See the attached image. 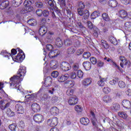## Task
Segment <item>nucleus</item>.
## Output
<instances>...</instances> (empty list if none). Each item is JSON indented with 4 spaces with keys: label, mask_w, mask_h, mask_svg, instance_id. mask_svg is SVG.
<instances>
[{
    "label": "nucleus",
    "mask_w": 131,
    "mask_h": 131,
    "mask_svg": "<svg viewBox=\"0 0 131 131\" xmlns=\"http://www.w3.org/2000/svg\"><path fill=\"white\" fill-rule=\"evenodd\" d=\"M48 32V28L45 26H40L39 29V34L41 36H43Z\"/></svg>",
    "instance_id": "nucleus-8"
},
{
    "label": "nucleus",
    "mask_w": 131,
    "mask_h": 131,
    "mask_svg": "<svg viewBox=\"0 0 131 131\" xmlns=\"http://www.w3.org/2000/svg\"><path fill=\"white\" fill-rule=\"evenodd\" d=\"M108 41L111 42L112 45H114V46H117V45H118V41H117V39H116V38L113 36H110L108 37Z\"/></svg>",
    "instance_id": "nucleus-19"
},
{
    "label": "nucleus",
    "mask_w": 131,
    "mask_h": 131,
    "mask_svg": "<svg viewBox=\"0 0 131 131\" xmlns=\"http://www.w3.org/2000/svg\"><path fill=\"white\" fill-rule=\"evenodd\" d=\"M52 35H54V32H49L46 38V40L47 42H52L53 41V38Z\"/></svg>",
    "instance_id": "nucleus-17"
},
{
    "label": "nucleus",
    "mask_w": 131,
    "mask_h": 131,
    "mask_svg": "<svg viewBox=\"0 0 131 131\" xmlns=\"http://www.w3.org/2000/svg\"><path fill=\"white\" fill-rule=\"evenodd\" d=\"M35 6L37 8H41L42 7H43V4L42 3L39 2H36L35 3Z\"/></svg>",
    "instance_id": "nucleus-56"
},
{
    "label": "nucleus",
    "mask_w": 131,
    "mask_h": 131,
    "mask_svg": "<svg viewBox=\"0 0 131 131\" xmlns=\"http://www.w3.org/2000/svg\"><path fill=\"white\" fill-rule=\"evenodd\" d=\"M50 111L52 115L56 116L59 114V110L56 106L51 107Z\"/></svg>",
    "instance_id": "nucleus-18"
},
{
    "label": "nucleus",
    "mask_w": 131,
    "mask_h": 131,
    "mask_svg": "<svg viewBox=\"0 0 131 131\" xmlns=\"http://www.w3.org/2000/svg\"><path fill=\"white\" fill-rule=\"evenodd\" d=\"M74 92V91L72 89H68L66 92V94L68 96H72Z\"/></svg>",
    "instance_id": "nucleus-53"
},
{
    "label": "nucleus",
    "mask_w": 131,
    "mask_h": 131,
    "mask_svg": "<svg viewBox=\"0 0 131 131\" xmlns=\"http://www.w3.org/2000/svg\"><path fill=\"white\" fill-rule=\"evenodd\" d=\"M52 84V77L51 76L47 77L44 79V85L46 88L51 86Z\"/></svg>",
    "instance_id": "nucleus-10"
},
{
    "label": "nucleus",
    "mask_w": 131,
    "mask_h": 131,
    "mask_svg": "<svg viewBox=\"0 0 131 131\" xmlns=\"http://www.w3.org/2000/svg\"><path fill=\"white\" fill-rule=\"evenodd\" d=\"M118 115L119 117H121V118H123V119H126L127 118V114L124 113V112H119Z\"/></svg>",
    "instance_id": "nucleus-30"
},
{
    "label": "nucleus",
    "mask_w": 131,
    "mask_h": 131,
    "mask_svg": "<svg viewBox=\"0 0 131 131\" xmlns=\"http://www.w3.org/2000/svg\"><path fill=\"white\" fill-rule=\"evenodd\" d=\"M102 16L103 20H104L105 21H110V17H109V15H108V14L106 13H103Z\"/></svg>",
    "instance_id": "nucleus-40"
},
{
    "label": "nucleus",
    "mask_w": 131,
    "mask_h": 131,
    "mask_svg": "<svg viewBox=\"0 0 131 131\" xmlns=\"http://www.w3.org/2000/svg\"><path fill=\"white\" fill-rule=\"evenodd\" d=\"M46 49L48 51H52V50L54 49V47H53V46L51 44H48L47 45H46Z\"/></svg>",
    "instance_id": "nucleus-60"
},
{
    "label": "nucleus",
    "mask_w": 131,
    "mask_h": 131,
    "mask_svg": "<svg viewBox=\"0 0 131 131\" xmlns=\"http://www.w3.org/2000/svg\"><path fill=\"white\" fill-rule=\"evenodd\" d=\"M58 4L60 5L61 8H65L66 6L65 0H58Z\"/></svg>",
    "instance_id": "nucleus-42"
},
{
    "label": "nucleus",
    "mask_w": 131,
    "mask_h": 131,
    "mask_svg": "<svg viewBox=\"0 0 131 131\" xmlns=\"http://www.w3.org/2000/svg\"><path fill=\"white\" fill-rule=\"evenodd\" d=\"M122 104L125 108H126L127 109H129V108L131 107V103L130 101H129L127 99H124L122 102Z\"/></svg>",
    "instance_id": "nucleus-12"
},
{
    "label": "nucleus",
    "mask_w": 131,
    "mask_h": 131,
    "mask_svg": "<svg viewBox=\"0 0 131 131\" xmlns=\"http://www.w3.org/2000/svg\"><path fill=\"white\" fill-rule=\"evenodd\" d=\"M90 61L93 65H95V64H97V62H98L97 61V59L94 57H92L90 58Z\"/></svg>",
    "instance_id": "nucleus-54"
},
{
    "label": "nucleus",
    "mask_w": 131,
    "mask_h": 131,
    "mask_svg": "<svg viewBox=\"0 0 131 131\" xmlns=\"http://www.w3.org/2000/svg\"><path fill=\"white\" fill-rule=\"evenodd\" d=\"M117 1L116 0H110L108 2V5L112 8H116L117 7Z\"/></svg>",
    "instance_id": "nucleus-27"
},
{
    "label": "nucleus",
    "mask_w": 131,
    "mask_h": 131,
    "mask_svg": "<svg viewBox=\"0 0 131 131\" xmlns=\"http://www.w3.org/2000/svg\"><path fill=\"white\" fill-rule=\"evenodd\" d=\"M59 55H60V51L59 50H55L49 52V57L51 59H54V58H56Z\"/></svg>",
    "instance_id": "nucleus-6"
},
{
    "label": "nucleus",
    "mask_w": 131,
    "mask_h": 131,
    "mask_svg": "<svg viewBox=\"0 0 131 131\" xmlns=\"http://www.w3.org/2000/svg\"><path fill=\"white\" fill-rule=\"evenodd\" d=\"M68 78H69V75L68 74H66L64 75L59 76L58 78V81L59 82H64L66 81Z\"/></svg>",
    "instance_id": "nucleus-11"
},
{
    "label": "nucleus",
    "mask_w": 131,
    "mask_h": 131,
    "mask_svg": "<svg viewBox=\"0 0 131 131\" xmlns=\"http://www.w3.org/2000/svg\"><path fill=\"white\" fill-rule=\"evenodd\" d=\"M105 82H106V78H102L98 81V84L99 86H104Z\"/></svg>",
    "instance_id": "nucleus-33"
},
{
    "label": "nucleus",
    "mask_w": 131,
    "mask_h": 131,
    "mask_svg": "<svg viewBox=\"0 0 131 131\" xmlns=\"http://www.w3.org/2000/svg\"><path fill=\"white\" fill-rule=\"evenodd\" d=\"M124 28L127 31H131V22H126L124 25Z\"/></svg>",
    "instance_id": "nucleus-31"
},
{
    "label": "nucleus",
    "mask_w": 131,
    "mask_h": 131,
    "mask_svg": "<svg viewBox=\"0 0 131 131\" xmlns=\"http://www.w3.org/2000/svg\"><path fill=\"white\" fill-rule=\"evenodd\" d=\"M55 45L57 46V47H58V48H61L62 46H63V41H62V40L60 38H56L55 39Z\"/></svg>",
    "instance_id": "nucleus-25"
},
{
    "label": "nucleus",
    "mask_w": 131,
    "mask_h": 131,
    "mask_svg": "<svg viewBox=\"0 0 131 131\" xmlns=\"http://www.w3.org/2000/svg\"><path fill=\"white\" fill-rule=\"evenodd\" d=\"M28 23L29 25H31V26H34L36 25V20L33 18L30 19L28 20Z\"/></svg>",
    "instance_id": "nucleus-39"
},
{
    "label": "nucleus",
    "mask_w": 131,
    "mask_h": 131,
    "mask_svg": "<svg viewBox=\"0 0 131 131\" xmlns=\"http://www.w3.org/2000/svg\"><path fill=\"white\" fill-rule=\"evenodd\" d=\"M78 99H70L68 100V103L71 106H72L73 105H76V103H78Z\"/></svg>",
    "instance_id": "nucleus-29"
},
{
    "label": "nucleus",
    "mask_w": 131,
    "mask_h": 131,
    "mask_svg": "<svg viewBox=\"0 0 131 131\" xmlns=\"http://www.w3.org/2000/svg\"><path fill=\"white\" fill-rule=\"evenodd\" d=\"M119 16L122 19H124V18H126L127 17V13L124 10H120L119 12Z\"/></svg>",
    "instance_id": "nucleus-22"
},
{
    "label": "nucleus",
    "mask_w": 131,
    "mask_h": 131,
    "mask_svg": "<svg viewBox=\"0 0 131 131\" xmlns=\"http://www.w3.org/2000/svg\"><path fill=\"white\" fill-rule=\"evenodd\" d=\"M113 110L115 111H118L120 109V105L119 104H114L113 105Z\"/></svg>",
    "instance_id": "nucleus-46"
},
{
    "label": "nucleus",
    "mask_w": 131,
    "mask_h": 131,
    "mask_svg": "<svg viewBox=\"0 0 131 131\" xmlns=\"http://www.w3.org/2000/svg\"><path fill=\"white\" fill-rule=\"evenodd\" d=\"M82 83L83 85H84V86H88L90 85L91 83H92V80L90 78L84 79L83 80Z\"/></svg>",
    "instance_id": "nucleus-26"
},
{
    "label": "nucleus",
    "mask_w": 131,
    "mask_h": 131,
    "mask_svg": "<svg viewBox=\"0 0 131 131\" xmlns=\"http://www.w3.org/2000/svg\"><path fill=\"white\" fill-rule=\"evenodd\" d=\"M50 68L53 69V70H55L58 68V62L55 61H50Z\"/></svg>",
    "instance_id": "nucleus-23"
},
{
    "label": "nucleus",
    "mask_w": 131,
    "mask_h": 131,
    "mask_svg": "<svg viewBox=\"0 0 131 131\" xmlns=\"http://www.w3.org/2000/svg\"><path fill=\"white\" fill-rule=\"evenodd\" d=\"M60 68L62 71H69L71 69V66L68 62H62L60 64Z\"/></svg>",
    "instance_id": "nucleus-5"
},
{
    "label": "nucleus",
    "mask_w": 131,
    "mask_h": 131,
    "mask_svg": "<svg viewBox=\"0 0 131 131\" xmlns=\"http://www.w3.org/2000/svg\"><path fill=\"white\" fill-rule=\"evenodd\" d=\"M26 73V68L25 67H21L19 69L18 73H17V76L12 77L10 80L11 83H10V86L12 85H14L15 83H19L20 82V80H18L19 79H23V77L25 75ZM15 82V83H14Z\"/></svg>",
    "instance_id": "nucleus-1"
},
{
    "label": "nucleus",
    "mask_w": 131,
    "mask_h": 131,
    "mask_svg": "<svg viewBox=\"0 0 131 131\" xmlns=\"http://www.w3.org/2000/svg\"><path fill=\"white\" fill-rule=\"evenodd\" d=\"M42 14L44 17H49L50 15V11L47 10H45L42 11Z\"/></svg>",
    "instance_id": "nucleus-49"
},
{
    "label": "nucleus",
    "mask_w": 131,
    "mask_h": 131,
    "mask_svg": "<svg viewBox=\"0 0 131 131\" xmlns=\"http://www.w3.org/2000/svg\"><path fill=\"white\" fill-rule=\"evenodd\" d=\"M117 81H118V80L116 79H113L110 82V84H111L112 85H114L116 84V83H117Z\"/></svg>",
    "instance_id": "nucleus-62"
},
{
    "label": "nucleus",
    "mask_w": 131,
    "mask_h": 131,
    "mask_svg": "<svg viewBox=\"0 0 131 131\" xmlns=\"http://www.w3.org/2000/svg\"><path fill=\"white\" fill-rule=\"evenodd\" d=\"M7 114L9 117H12V116H14V115H15V113L12 111L10 109H8Z\"/></svg>",
    "instance_id": "nucleus-44"
},
{
    "label": "nucleus",
    "mask_w": 131,
    "mask_h": 131,
    "mask_svg": "<svg viewBox=\"0 0 131 131\" xmlns=\"http://www.w3.org/2000/svg\"><path fill=\"white\" fill-rule=\"evenodd\" d=\"M18 51L19 52V53H18L17 55L15 56V57L13 58V59H15V60H17V61H19L21 62L24 59V58H23V55L21 54V53L24 54L23 51L22 50H18Z\"/></svg>",
    "instance_id": "nucleus-15"
},
{
    "label": "nucleus",
    "mask_w": 131,
    "mask_h": 131,
    "mask_svg": "<svg viewBox=\"0 0 131 131\" xmlns=\"http://www.w3.org/2000/svg\"><path fill=\"white\" fill-rule=\"evenodd\" d=\"M74 71H78L79 70V64L78 63H75L73 67Z\"/></svg>",
    "instance_id": "nucleus-55"
},
{
    "label": "nucleus",
    "mask_w": 131,
    "mask_h": 131,
    "mask_svg": "<svg viewBox=\"0 0 131 131\" xmlns=\"http://www.w3.org/2000/svg\"><path fill=\"white\" fill-rule=\"evenodd\" d=\"M4 104H5V101L4 100L0 101V106L2 109L4 110L5 108H7L10 106V103H6L5 105H4Z\"/></svg>",
    "instance_id": "nucleus-35"
},
{
    "label": "nucleus",
    "mask_w": 131,
    "mask_h": 131,
    "mask_svg": "<svg viewBox=\"0 0 131 131\" xmlns=\"http://www.w3.org/2000/svg\"><path fill=\"white\" fill-rule=\"evenodd\" d=\"M80 123L83 125H88L90 123V120L87 118H81L80 120Z\"/></svg>",
    "instance_id": "nucleus-24"
},
{
    "label": "nucleus",
    "mask_w": 131,
    "mask_h": 131,
    "mask_svg": "<svg viewBox=\"0 0 131 131\" xmlns=\"http://www.w3.org/2000/svg\"><path fill=\"white\" fill-rule=\"evenodd\" d=\"M101 46L106 50H108L109 49V45H108V43L107 41L104 40H101Z\"/></svg>",
    "instance_id": "nucleus-34"
},
{
    "label": "nucleus",
    "mask_w": 131,
    "mask_h": 131,
    "mask_svg": "<svg viewBox=\"0 0 131 131\" xmlns=\"http://www.w3.org/2000/svg\"><path fill=\"white\" fill-rule=\"evenodd\" d=\"M118 85L120 89H124L125 88V83L123 81H119L118 82Z\"/></svg>",
    "instance_id": "nucleus-47"
},
{
    "label": "nucleus",
    "mask_w": 131,
    "mask_h": 131,
    "mask_svg": "<svg viewBox=\"0 0 131 131\" xmlns=\"http://www.w3.org/2000/svg\"><path fill=\"white\" fill-rule=\"evenodd\" d=\"M83 52H84L83 49H78L77 50L76 55H77V56H79L81 55V54H82Z\"/></svg>",
    "instance_id": "nucleus-64"
},
{
    "label": "nucleus",
    "mask_w": 131,
    "mask_h": 131,
    "mask_svg": "<svg viewBox=\"0 0 131 131\" xmlns=\"http://www.w3.org/2000/svg\"><path fill=\"white\" fill-rule=\"evenodd\" d=\"M51 76H52V77H54V78H56V77H58V76H59V73L57 71H53L51 73Z\"/></svg>",
    "instance_id": "nucleus-51"
},
{
    "label": "nucleus",
    "mask_w": 131,
    "mask_h": 131,
    "mask_svg": "<svg viewBox=\"0 0 131 131\" xmlns=\"http://www.w3.org/2000/svg\"><path fill=\"white\" fill-rule=\"evenodd\" d=\"M23 3V0H13V6L15 7H19Z\"/></svg>",
    "instance_id": "nucleus-32"
},
{
    "label": "nucleus",
    "mask_w": 131,
    "mask_h": 131,
    "mask_svg": "<svg viewBox=\"0 0 131 131\" xmlns=\"http://www.w3.org/2000/svg\"><path fill=\"white\" fill-rule=\"evenodd\" d=\"M24 5L25 7H29L31 5V1L30 0H25Z\"/></svg>",
    "instance_id": "nucleus-50"
},
{
    "label": "nucleus",
    "mask_w": 131,
    "mask_h": 131,
    "mask_svg": "<svg viewBox=\"0 0 131 131\" xmlns=\"http://www.w3.org/2000/svg\"><path fill=\"white\" fill-rule=\"evenodd\" d=\"M83 66L85 70H91V68H92V63L89 61H84L83 62Z\"/></svg>",
    "instance_id": "nucleus-21"
},
{
    "label": "nucleus",
    "mask_w": 131,
    "mask_h": 131,
    "mask_svg": "<svg viewBox=\"0 0 131 131\" xmlns=\"http://www.w3.org/2000/svg\"><path fill=\"white\" fill-rule=\"evenodd\" d=\"M17 124L16 123H12L9 126V128L11 131H16V128H17Z\"/></svg>",
    "instance_id": "nucleus-37"
},
{
    "label": "nucleus",
    "mask_w": 131,
    "mask_h": 131,
    "mask_svg": "<svg viewBox=\"0 0 131 131\" xmlns=\"http://www.w3.org/2000/svg\"><path fill=\"white\" fill-rule=\"evenodd\" d=\"M91 119L92 121V125H93L94 128H98L99 127V123L98 122L97 118H96V115L95 113L93 112H91Z\"/></svg>",
    "instance_id": "nucleus-2"
},
{
    "label": "nucleus",
    "mask_w": 131,
    "mask_h": 131,
    "mask_svg": "<svg viewBox=\"0 0 131 131\" xmlns=\"http://www.w3.org/2000/svg\"><path fill=\"white\" fill-rule=\"evenodd\" d=\"M80 8L77 9V13L79 16H83L84 19H86L90 17V11L88 10H83Z\"/></svg>",
    "instance_id": "nucleus-3"
},
{
    "label": "nucleus",
    "mask_w": 131,
    "mask_h": 131,
    "mask_svg": "<svg viewBox=\"0 0 131 131\" xmlns=\"http://www.w3.org/2000/svg\"><path fill=\"white\" fill-rule=\"evenodd\" d=\"M17 54V50L15 49H13L11 50V54H10V56L12 57V59H14V57L13 56H14V55H16Z\"/></svg>",
    "instance_id": "nucleus-57"
},
{
    "label": "nucleus",
    "mask_w": 131,
    "mask_h": 131,
    "mask_svg": "<svg viewBox=\"0 0 131 131\" xmlns=\"http://www.w3.org/2000/svg\"><path fill=\"white\" fill-rule=\"evenodd\" d=\"M15 109L17 110L18 114H23L24 113V108L20 104H16L15 105Z\"/></svg>",
    "instance_id": "nucleus-16"
},
{
    "label": "nucleus",
    "mask_w": 131,
    "mask_h": 131,
    "mask_svg": "<svg viewBox=\"0 0 131 131\" xmlns=\"http://www.w3.org/2000/svg\"><path fill=\"white\" fill-rule=\"evenodd\" d=\"M64 43L67 47H70L72 45V41L69 39H67L64 40Z\"/></svg>",
    "instance_id": "nucleus-43"
},
{
    "label": "nucleus",
    "mask_w": 131,
    "mask_h": 131,
    "mask_svg": "<svg viewBox=\"0 0 131 131\" xmlns=\"http://www.w3.org/2000/svg\"><path fill=\"white\" fill-rule=\"evenodd\" d=\"M26 10L27 12H31V11H33V7L32 6H27L26 7Z\"/></svg>",
    "instance_id": "nucleus-61"
},
{
    "label": "nucleus",
    "mask_w": 131,
    "mask_h": 131,
    "mask_svg": "<svg viewBox=\"0 0 131 131\" xmlns=\"http://www.w3.org/2000/svg\"><path fill=\"white\" fill-rule=\"evenodd\" d=\"M121 2L124 5L131 4V0H121Z\"/></svg>",
    "instance_id": "nucleus-58"
},
{
    "label": "nucleus",
    "mask_w": 131,
    "mask_h": 131,
    "mask_svg": "<svg viewBox=\"0 0 131 131\" xmlns=\"http://www.w3.org/2000/svg\"><path fill=\"white\" fill-rule=\"evenodd\" d=\"M104 62L101 61V60H98L97 62V66L98 67H103L104 66Z\"/></svg>",
    "instance_id": "nucleus-63"
},
{
    "label": "nucleus",
    "mask_w": 131,
    "mask_h": 131,
    "mask_svg": "<svg viewBox=\"0 0 131 131\" xmlns=\"http://www.w3.org/2000/svg\"><path fill=\"white\" fill-rule=\"evenodd\" d=\"M77 76L79 78H82L83 77V72L81 70H79L77 72Z\"/></svg>",
    "instance_id": "nucleus-52"
},
{
    "label": "nucleus",
    "mask_w": 131,
    "mask_h": 131,
    "mask_svg": "<svg viewBox=\"0 0 131 131\" xmlns=\"http://www.w3.org/2000/svg\"><path fill=\"white\" fill-rule=\"evenodd\" d=\"M76 51V49H75V47H71L67 49V54H68L69 56H71L73 55Z\"/></svg>",
    "instance_id": "nucleus-14"
},
{
    "label": "nucleus",
    "mask_w": 131,
    "mask_h": 131,
    "mask_svg": "<svg viewBox=\"0 0 131 131\" xmlns=\"http://www.w3.org/2000/svg\"><path fill=\"white\" fill-rule=\"evenodd\" d=\"M104 60H106L107 62H109L111 63V64H112L113 66H115V67H116L118 69H119V70H121V68H120V67H119V66H118L117 64H116V62L114 61L112 59H110L107 57H105L104 58Z\"/></svg>",
    "instance_id": "nucleus-13"
},
{
    "label": "nucleus",
    "mask_w": 131,
    "mask_h": 131,
    "mask_svg": "<svg viewBox=\"0 0 131 131\" xmlns=\"http://www.w3.org/2000/svg\"><path fill=\"white\" fill-rule=\"evenodd\" d=\"M93 35L95 37H98L99 35V29L97 28H94Z\"/></svg>",
    "instance_id": "nucleus-45"
},
{
    "label": "nucleus",
    "mask_w": 131,
    "mask_h": 131,
    "mask_svg": "<svg viewBox=\"0 0 131 131\" xmlns=\"http://www.w3.org/2000/svg\"><path fill=\"white\" fill-rule=\"evenodd\" d=\"M91 57V53L89 52H85L83 54V58L84 59H89Z\"/></svg>",
    "instance_id": "nucleus-48"
},
{
    "label": "nucleus",
    "mask_w": 131,
    "mask_h": 131,
    "mask_svg": "<svg viewBox=\"0 0 131 131\" xmlns=\"http://www.w3.org/2000/svg\"><path fill=\"white\" fill-rule=\"evenodd\" d=\"M33 119L35 122L41 123L43 121V116L42 115L36 114L34 116Z\"/></svg>",
    "instance_id": "nucleus-7"
},
{
    "label": "nucleus",
    "mask_w": 131,
    "mask_h": 131,
    "mask_svg": "<svg viewBox=\"0 0 131 131\" xmlns=\"http://www.w3.org/2000/svg\"><path fill=\"white\" fill-rule=\"evenodd\" d=\"M37 95L36 93H33L32 94H29L25 96V98L26 99H36Z\"/></svg>",
    "instance_id": "nucleus-36"
},
{
    "label": "nucleus",
    "mask_w": 131,
    "mask_h": 131,
    "mask_svg": "<svg viewBox=\"0 0 131 131\" xmlns=\"http://www.w3.org/2000/svg\"><path fill=\"white\" fill-rule=\"evenodd\" d=\"M100 16V12L97 11H94L92 14L91 17L92 19H96V18Z\"/></svg>",
    "instance_id": "nucleus-41"
},
{
    "label": "nucleus",
    "mask_w": 131,
    "mask_h": 131,
    "mask_svg": "<svg viewBox=\"0 0 131 131\" xmlns=\"http://www.w3.org/2000/svg\"><path fill=\"white\" fill-rule=\"evenodd\" d=\"M87 23L88 27L90 29H93V28H94V24H93V23L91 22V21H88Z\"/></svg>",
    "instance_id": "nucleus-59"
},
{
    "label": "nucleus",
    "mask_w": 131,
    "mask_h": 131,
    "mask_svg": "<svg viewBox=\"0 0 131 131\" xmlns=\"http://www.w3.org/2000/svg\"><path fill=\"white\" fill-rule=\"evenodd\" d=\"M9 4H10V3L8 1L2 2L0 4V9L1 10H5V9H6L9 6Z\"/></svg>",
    "instance_id": "nucleus-20"
},
{
    "label": "nucleus",
    "mask_w": 131,
    "mask_h": 131,
    "mask_svg": "<svg viewBox=\"0 0 131 131\" xmlns=\"http://www.w3.org/2000/svg\"><path fill=\"white\" fill-rule=\"evenodd\" d=\"M58 118L56 117H54L52 119H49L47 121V124H48L49 126L54 127L58 124Z\"/></svg>",
    "instance_id": "nucleus-4"
},
{
    "label": "nucleus",
    "mask_w": 131,
    "mask_h": 131,
    "mask_svg": "<svg viewBox=\"0 0 131 131\" xmlns=\"http://www.w3.org/2000/svg\"><path fill=\"white\" fill-rule=\"evenodd\" d=\"M75 110L77 113L82 112V107L79 105H77L75 106Z\"/></svg>",
    "instance_id": "nucleus-38"
},
{
    "label": "nucleus",
    "mask_w": 131,
    "mask_h": 131,
    "mask_svg": "<svg viewBox=\"0 0 131 131\" xmlns=\"http://www.w3.org/2000/svg\"><path fill=\"white\" fill-rule=\"evenodd\" d=\"M64 84H66L68 88H73L74 84H75V82L74 81L68 80L64 82Z\"/></svg>",
    "instance_id": "nucleus-28"
},
{
    "label": "nucleus",
    "mask_w": 131,
    "mask_h": 131,
    "mask_svg": "<svg viewBox=\"0 0 131 131\" xmlns=\"http://www.w3.org/2000/svg\"><path fill=\"white\" fill-rule=\"evenodd\" d=\"M32 111L37 113L40 111V105L37 103H33L31 106Z\"/></svg>",
    "instance_id": "nucleus-9"
}]
</instances>
